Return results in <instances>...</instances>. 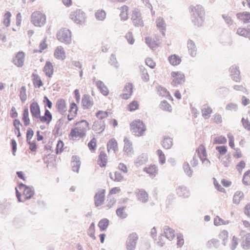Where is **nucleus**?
I'll return each mask as SVG.
<instances>
[{"label":"nucleus","instance_id":"7c9ffc66","mask_svg":"<svg viewBox=\"0 0 250 250\" xmlns=\"http://www.w3.org/2000/svg\"><path fill=\"white\" fill-rule=\"evenodd\" d=\"M188 52L191 57H195L196 54V47L194 42L191 40H188L187 42Z\"/></svg>","mask_w":250,"mask_h":250},{"label":"nucleus","instance_id":"338daca9","mask_svg":"<svg viewBox=\"0 0 250 250\" xmlns=\"http://www.w3.org/2000/svg\"><path fill=\"white\" fill-rule=\"evenodd\" d=\"M107 203L106 204V206L108 208H111L112 206H113L116 203L115 199L110 196L109 195H108V199L107 200Z\"/></svg>","mask_w":250,"mask_h":250},{"label":"nucleus","instance_id":"4468645a","mask_svg":"<svg viewBox=\"0 0 250 250\" xmlns=\"http://www.w3.org/2000/svg\"><path fill=\"white\" fill-rule=\"evenodd\" d=\"M105 190L102 189L99 191L94 196V202L96 207L102 205L104 200V193Z\"/></svg>","mask_w":250,"mask_h":250},{"label":"nucleus","instance_id":"3c124183","mask_svg":"<svg viewBox=\"0 0 250 250\" xmlns=\"http://www.w3.org/2000/svg\"><path fill=\"white\" fill-rule=\"evenodd\" d=\"M145 40L146 43L150 48L154 49L157 47L158 44L156 43V42L153 40L151 38L149 37H146Z\"/></svg>","mask_w":250,"mask_h":250},{"label":"nucleus","instance_id":"ddd939ff","mask_svg":"<svg viewBox=\"0 0 250 250\" xmlns=\"http://www.w3.org/2000/svg\"><path fill=\"white\" fill-rule=\"evenodd\" d=\"M231 79L236 82L241 81L240 72L239 67L236 65H232L229 68Z\"/></svg>","mask_w":250,"mask_h":250},{"label":"nucleus","instance_id":"f3484780","mask_svg":"<svg viewBox=\"0 0 250 250\" xmlns=\"http://www.w3.org/2000/svg\"><path fill=\"white\" fill-rule=\"evenodd\" d=\"M56 106L58 111L62 115H63L67 110L66 102L63 99H59L57 101Z\"/></svg>","mask_w":250,"mask_h":250},{"label":"nucleus","instance_id":"79ce46f5","mask_svg":"<svg viewBox=\"0 0 250 250\" xmlns=\"http://www.w3.org/2000/svg\"><path fill=\"white\" fill-rule=\"evenodd\" d=\"M22 120L25 126H27L30 124L29 118V111L28 108H25L23 110Z\"/></svg>","mask_w":250,"mask_h":250},{"label":"nucleus","instance_id":"6e6552de","mask_svg":"<svg viewBox=\"0 0 250 250\" xmlns=\"http://www.w3.org/2000/svg\"><path fill=\"white\" fill-rule=\"evenodd\" d=\"M139 239L136 233L133 232L130 234L125 242V249L126 250H135Z\"/></svg>","mask_w":250,"mask_h":250},{"label":"nucleus","instance_id":"aec40b11","mask_svg":"<svg viewBox=\"0 0 250 250\" xmlns=\"http://www.w3.org/2000/svg\"><path fill=\"white\" fill-rule=\"evenodd\" d=\"M72 169L74 172H79V170L81 166V162L79 157L77 156H73L71 163Z\"/></svg>","mask_w":250,"mask_h":250},{"label":"nucleus","instance_id":"72a5a7b5","mask_svg":"<svg viewBox=\"0 0 250 250\" xmlns=\"http://www.w3.org/2000/svg\"><path fill=\"white\" fill-rule=\"evenodd\" d=\"M107 147L108 152L113 150L114 153H116L118 150V146L117 142L114 138L110 139L108 142Z\"/></svg>","mask_w":250,"mask_h":250},{"label":"nucleus","instance_id":"774afa93","mask_svg":"<svg viewBox=\"0 0 250 250\" xmlns=\"http://www.w3.org/2000/svg\"><path fill=\"white\" fill-rule=\"evenodd\" d=\"M138 106L139 104L137 102L134 101L129 104L128 105V108L129 111H132L138 109Z\"/></svg>","mask_w":250,"mask_h":250},{"label":"nucleus","instance_id":"cd10ccee","mask_svg":"<svg viewBox=\"0 0 250 250\" xmlns=\"http://www.w3.org/2000/svg\"><path fill=\"white\" fill-rule=\"evenodd\" d=\"M157 27L161 31L163 36L165 35V31L166 29V24L163 18L159 17L156 20Z\"/></svg>","mask_w":250,"mask_h":250},{"label":"nucleus","instance_id":"6e6d98bb","mask_svg":"<svg viewBox=\"0 0 250 250\" xmlns=\"http://www.w3.org/2000/svg\"><path fill=\"white\" fill-rule=\"evenodd\" d=\"M242 181L245 185H250V170H248L244 173Z\"/></svg>","mask_w":250,"mask_h":250},{"label":"nucleus","instance_id":"412c9836","mask_svg":"<svg viewBox=\"0 0 250 250\" xmlns=\"http://www.w3.org/2000/svg\"><path fill=\"white\" fill-rule=\"evenodd\" d=\"M54 55V57L58 60H63L65 58V53L62 46H58L56 48Z\"/></svg>","mask_w":250,"mask_h":250},{"label":"nucleus","instance_id":"5fc2aeb1","mask_svg":"<svg viewBox=\"0 0 250 250\" xmlns=\"http://www.w3.org/2000/svg\"><path fill=\"white\" fill-rule=\"evenodd\" d=\"M20 97L22 103H24L27 99L26 88L24 86H22L20 89Z\"/></svg>","mask_w":250,"mask_h":250},{"label":"nucleus","instance_id":"0e129e2a","mask_svg":"<svg viewBox=\"0 0 250 250\" xmlns=\"http://www.w3.org/2000/svg\"><path fill=\"white\" fill-rule=\"evenodd\" d=\"M226 109L227 110L236 111L238 109V105L236 104L230 103L227 104Z\"/></svg>","mask_w":250,"mask_h":250},{"label":"nucleus","instance_id":"2f4dec72","mask_svg":"<svg viewBox=\"0 0 250 250\" xmlns=\"http://www.w3.org/2000/svg\"><path fill=\"white\" fill-rule=\"evenodd\" d=\"M96 85L98 88L100 90L101 92L104 96H106L109 93V91L107 87L105 86L104 83L101 81H98L96 82Z\"/></svg>","mask_w":250,"mask_h":250},{"label":"nucleus","instance_id":"c85d7f7f","mask_svg":"<svg viewBox=\"0 0 250 250\" xmlns=\"http://www.w3.org/2000/svg\"><path fill=\"white\" fill-rule=\"evenodd\" d=\"M43 71L48 77H51L53 74V66L51 62L47 61L43 68Z\"/></svg>","mask_w":250,"mask_h":250},{"label":"nucleus","instance_id":"c756f323","mask_svg":"<svg viewBox=\"0 0 250 250\" xmlns=\"http://www.w3.org/2000/svg\"><path fill=\"white\" fill-rule=\"evenodd\" d=\"M237 18L242 21L244 23H249L250 22V13L248 12H243L237 13Z\"/></svg>","mask_w":250,"mask_h":250},{"label":"nucleus","instance_id":"ea45409f","mask_svg":"<svg viewBox=\"0 0 250 250\" xmlns=\"http://www.w3.org/2000/svg\"><path fill=\"white\" fill-rule=\"evenodd\" d=\"M237 34L250 39V29L239 28L237 30Z\"/></svg>","mask_w":250,"mask_h":250},{"label":"nucleus","instance_id":"b1692460","mask_svg":"<svg viewBox=\"0 0 250 250\" xmlns=\"http://www.w3.org/2000/svg\"><path fill=\"white\" fill-rule=\"evenodd\" d=\"M176 192L179 196L184 198H188L190 195L189 191L187 187L183 186H179L176 189Z\"/></svg>","mask_w":250,"mask_h":250},{"label":"nucleus","instance_id":"423d86ee","mask_svg":"<svg viewBox=\"0 0 250 250\" xmlns=\"http://www.w3.org/2000/svg\"><path fill=\"white\" fill-rule=\"evenodd\" d=\"M31 22L35 26L41 27L46 22V16L39 12H35L31 15Z\"/></svg>","mask_w":250,"mask_h":250},{"label":"nucleus","instance_id":"6ab92c4d","mask_svg":"<svg viewBox=\"0 0 250 250\" xmlns=\"http://www.w3.org/2000/svg\"><path fill=\"white\" fill-rule=\"evenodd\" d=\"M124 150L128 156H131L133 153L132 143L126 138H124Z\"/></svg>","mask_w":250,"mask_h":250},{"label":"nucleus","instance_id":"1a4fd4ad","mask_svg":"<svg viewBox=\"0 0 250 250\" xmlns=\"http://www.w3.org/2000/svg\"><path fill=\"white\" fill-rule=\"evenodd\" d=\"M70 17L72 20L78 24H82L85 21V14L80 9H78L75 11L72 12Z\"/></svg>","mask_w":250,"mask_h":250},{"label":"nucleus","instance_id":"09e8293b","mask_svg":"<svg viewBox=\"0 0 250 250\" xmlns=\"http://www.w3.org/2000/svg\"><path fill=\"white\" fill-rule=\"evenodd\" d=\"M183 169L186 175L191 177L192 175L193 170L191 169L189 165L188 162H185L183 164Z\"/></svg>","mask_w":250,"mask_h":250},{"label":"nucleus","instance_id":"7ed1b4c3","mask_svg":"<svg viewBox=\"0 0 250 250\" xmlns=\"http://www.w3.org/2000/svg\"><path fill=\"white\" fill-rule=\"evenodd\" d=\"M76 125L77 126L71 130L69 135L70 138L74 139L77 137L82 138L85 135L87 130L89 129V124L85 120H82Z\"/></svg>","mask_w":250,"mask_h":250},{"label":"nucleus","instance_id":"a211bd4d","mask_svg":"<svg viewBox=\"0 0 250 250\" xmlns=\"http://www.w3.org/2000/svg\"><path fill=\"white\" fill-rule=\"evenodd\" d=\"M133 85L131 83H127L124 89V93L121 95L123 99L127 100L132 94Z\"/></svg>","mask_w":250,"mask_h":250},{"label":"nucleus","instance_id":"473e14b6","mask_svg":"<svg viewBox=\"0 0 250 250\" xmlns=\"http://www.w3.org/2000/svg\"><path fill=\"white\" fill-rule=\"evenodd\" d=\"M201 112L202 116L205 119H208L210 117V114L212 112V110L208 105L204 104L201 108Z\"/></svg>","mask_w":250,"mask_h":250},{"label":"nucleus","instance_id":"c9c22d12","mask_svg":"<svg viewBox=\"0 0 250 250\" xmlns=\"http://www.w3.org/2000/svg\"><path fill=\"white\" fill-rule=\"evenodd\" d=\"M229 232L226 230H222L218 235L219 238L222 241V244L225 246L228 242Z\"/></svg>","mask_w":250,"mask_h":250},{"label":"nucleus","instance_id":"39448f33","mask_svg":"<svg viewBox=\"0 0 250 250\" xmlns=\"http://www.w3.org/2000/svg\"><path fill=\"white\" fill-rule=\"evenodd\" d=\"M57 39L62 42L69 44L71 42V34L69 29L62 28L57 34Z\"/></svg>","mask_w":250,"mask_h":250},{"label":"nucleus","instance_id":"e433bc0d","mask_svg":"<svg viewBox=\"0 0 250 250\" xmlns=\"http://www.w3.org/2000/svg\"><path fill=\"white\" fill-rule=\"evenodd\" d=\"M168 61L169 63L172 65H177L181 62V58L176 55H172L168 57Z\"/></svg>","mask_w":250,"mask_h":250},{"label":"nucleus","instance_id":"c03bdc74","mask_svg":"<svg viewBox=\"0 0 250 250\" xmlns=\"http://www.w3.org/2000/svg\"><path fill=\"white\" fill-rule=\"evenodd\" d=\"M109 224V220L107 219H103L100 220L98 224V226L101 231L105 230Z\"/></svg>","mask_w":250,"mask_h":250},{"label":"nucleus","instance_id":"8fccbe9b","mask_svg":"<svg viewBox=\"0 0 250 250\" xmlns=\"http://www.w3.org/2000/svg\"><path fill=\"white\" fill-rule=\"evenodd\" d=\"M229 223V221H225L216 216L214 219V224L215 226H218L222 225H227Z\"/></svg>","mask_w":250,"mask_h":250},{"label":"nucleus","instance_id":"58836bf2","mask_svg":"<svg viewBox=\"0 0 250 250\" xmlns=\"http://www.w3.org/2000/svg\"><path fill=\"white\" fill-rule=\"evenodd\" d=\"M109 177L113 181L116 182H121L124 178V176L118 171H115L114 173L110 172Z\"/></svg>","mask_w":250,"mask_h":250},{"label":"nucleus","instance_id":"f03ea898","mask_svg":"<svg viewBox=\"0 0 250 250\" xmlns=\"http://www.w3.org/2000/svg\"><path fill=\"white\" fill-rule=\"evenodd\" d=\"M191 21L194 25L200 26L202 25L205 19V11L201 5L190 6Z\"/></svg>","mask_w":250,"mask_h":250},{"label":"nucleus","instance_id":"13d9d810","mask_svg":"<svg viewBox=\"0 0 250 250\" xmlns=\"http://www.w3.org/2000/svg\"><path fill=\"white\" fill-rule=\"evenodd\" d=\"M227 142V139L223 136L216 137L214 139L213 144H224Z\"/></svg>","mask_w":250,"mask_h":250},{"label":"nucleus","instance_id":"9d476101","mask_svg":"<svg viewBox=\"0 0 250 250\" xmlns=\"http://www.w3.org/2000/svg\"><path fill=\"white\" fill-rule=\"evenodd\" d=\"M19 188L21 190H23L24 200L31 198L34 195V189L33 187H28L21 183L19 186Z\"/></svg>","mask_w":250,"mask_h":250},{"label":"nucleus","instance_id":"69168bd1","mask_svg":"<svg viewBox=\"0 0 250 250\" xmlns=\"http://www.w3.org/2000/svg\"><path fill=\"white\" fill-rule=\"evenodd\" d=\"M208 245L210 247L218 248L220 245V243L218 240L213 238L208 241Z\"/></svg>","mask_w":250,"mask_h":250},{"label":"nucleus","instance_id":"0eeeda50","mask_svg":"<svg viewBox=\"0 0 250 250\" xmlns=\"http://www.w3.org/2000/svg\"><path fill=\"white\" fill-rule=\"evenodd\" d=\"M131 129L134 135L137 136H141L146 130L145 125L140 120H136L131 124Z\"/></svg>","mask_w":250,"mask_h":250},{"label":"nucleus","instance_id":"393cba45","mask_svg":"<svg viewBox=\"0 0 250 250\" xmlns=\"http://www.w3.org/2000/svg\"><path fill=\"white\" fill-rule=\"evenodd\" d=\"M147 161V156L145 153H142L139 155L135 160V165L139 167L145 164Z\"/></svg>","mask_w":250,"mask_h":250},{"label":"nucleus","instance_id":"5701e85b","mask_svg":"<svg viewBox=\"0 0 250 250\" xmlns=\"http://www.w3.org/2000/svg\"><path fill=\"white\" fill-rule=\"evenodd\" d=\"M24 58L23 52H18L13 60L14 64L18 67H21L23 64Z\"/></svg>","mask_w":250,"mask_h":250},{"label":"nucleus","instance_id":"052dcab7","mask_svg":"<svg viewBox=\"0 0 250 250\" xmlns=\"http://www.w3.org/2000/svg\"><path fill=\"white\" fill-rule=\"evenodd\" d=\"M96 116L98 118V120L103 121L104 119L107 117L108 113L106 111L100 110L96 113Z\"/></svg>","mask_w":250,"mask_h":250},{"label":"nucleus","instance_id":"49530a36","mask_svg":"<svg viewBox=\"0 0 250 250\" xmlns=\"http://www.w3.org/2000/svg\"><path fill=\"white\" fill-rule=\"evenodd\" d=\"M244 196V194L241 191H237L235 193L233 198V202L234 204H238Z\"/></svg>","mask_w":250,"mask_h":250},{"label":"nucleus","instance_id":"f8f14e48","mask_svg":"<svg viewBox=\"0 0 250 250\" xmlns=\"http://www.w3.org/2000/svg\"><path fill=\"white\" fill-rule=\"evenodd\" d=\"M131 20L135 26H144V22L141 18V14L138 9H135L133 11Z\"/></svg>","mask_w":250,"mask_h":250},{"label":"nucleus","instance_id":"4d7b16f0","mask_svg":"<svg viewBox=\"0 0 250 250\" xmlns=\"http://www.w3.org/2000/svg\"><path fill=\"white\" fill-rule=\"evenodd\" d=\"M125 207L120 208L116 210L117 215L122 219H125L127 217V214L124 211Z\"/></svg>","mask_w":250,"mask_h":250},{"label":"nucleus","instance_id":"37998d69","mask_svg":"<svg viewBox=\"0 0 250 250\" xmlns=\"http://www.w3.org/2000/svg\"><path fill=\"white\" fill-rule=\"evenodd\" d=\"M121 12L120 14L121 18L122 20L125 21L128 19L127 11L128 7L127 6L124 5L121 7Z\"/></svg>","mask_w":250,"mask_h":250},{"label":"nucleus","instance_id":"bf43d9fd","mask_svg":"<svg viewBox=\"0 0 250 250\" xmlns=\"http://www.w3.org/2000/svg\"><path fill=\"white\" fill-rule=\"evenodd\" d=\"M106 16V13L104 10H99L95 13V17L97 19L103 21L104 20Z\"/></svg>","mask_w":250,"mask_h":250},{"label":"nucleus","instance_id":"2eb2a0df","mask_svg":"<svg viewBox=\"0 0 250 250\" xmlns=\"http://www.w3.org/2000/svg\"><path fill=\"white\" fill-rule=\"evenodd\" d=\"M135 193L137 196L138 200L143 203H145L148 201V195L146 192L143 189H138Z\"/></svg>","mask_w":250,"mask_h":250},{"label":"nucleus","instance_id":"864d4df0","mask_svg":"<svg viewBox=\"0 0 250 250\" xmlns=\"http://www.w3.org/2000/svg\"><path fill=\"white\" fill-rule=\"evenodd\" d=\"M172 146V140L169 137L165 138L163 142V146L166 149L170 148Z\"/></svg>","mask_w":250,"mask_h":250},{"label":"nucleus","instance_id":"a19ab883","mask_svg":"<svg viewBox=\"0 0 250 250\" xmlns=\"http://www.w3.org/2000/svg\"><path fill=\"white\" fill-rule=\"evenodd\" d=\"M157 89L160 96L166 97H169L170 98H172V97L170 96L169 93V92L167 90V89L166 88L163 87L161 86H158L157 87Z\"/></svg>","mask_w":250,"mask_h":250},{"label":"nucleus","instance_id":"603ef678","mask_svg":"<svg viewBox=\"0 0 250 250\" xmlns=\"http://www.w3.org/2000/svg\"><path fill=\"white\" fill-rule=\"evenodd\" d=\"M160 107L162 110L169 112H170L172 110L171 105L166 100L161 102Z\"/></svg>","mask_w":250,"mask_h":250},{"label":"nucleus","instance_id":"f704fd0d","mask_svg":"<svg viewBox=\"0 0 250 250\" xmlns=\"http://www.w3.org/2000/svg\"><path fill=\"white\" fill-rule=\"evenodd\" d=\"M164 230L166 237L169 240H172L175 236L174 230L168 226H165Z\"/></svg>","mask_w":250,"mask_h":250},{"label":"nucleus","instance_id":"680f3d73","mask_svg":"<svg viewBox=\"0 0 250 250\" xmlns=\"http://www.w3.org/2000/svg\"><path fill=\"white\" fill-rule=\"evenodd\" d=\"M11 17V14L10 12H7L4 16L3 23L7 27L10 25Z\"/></svg>","mask_w":250,"mask_h":250},{"label":"nucleus","instance_id":"f257e3e1","mask_svg":"<svg viewBox=\"0 0 250 250\" xmlns=\"http://www.w3.org/2000/svg\"><path fill=\"white\" fill-rule=\"evenodd\" d=\"M30 110L33 118L38 119H40L42 123H46L49 124L52 120V116L50 112L47 109L45 110L44 116H41L40 107L36 102L32 103L30 105Z\"/></svg>","mask_w":250,"mask_h":250},{"label":"nucleus","instance_id":"bb28decb","mask_svg":"<svg viewBox=\"0 0 250 250\" xmlns=\"http://www.w3.org/2000/svg\"><path fill=\"white\" fill-rule=\"evenodd\" d=\"M107 157L106 154L105 152L101 151L100 152L97 163L101 167H104L106 166L107 161Z\"/></svg>","mask_w":250,"mask_h":250},{"label":"nucleus","instance_id":"4c0bfd02","mask_svg":"<svg viewBox=\"0 0 250 250\" xmlns=\"http://www.w3.org/2000/svg\"><path fill=\"white\" fill-rule=\"evenodd\" d=\"M144 171L149 174L151 176H155L157 174V167L155 165H151L148 167H145Z\"/></svg>","mask_w":250,"mask_h":250},{"label":"nucleus","instance_id":"a878e982","mask_svg":"<svg viewBox=\"0 0 250 250\" xmlns=\"http://www.w3.org/2000/svg\"><path fill=\"white\" fill-rule=\"evenodd\" d=\"M83 105L85 108H89L91 107L93 104V101L91 97L88 95H84L82 100Z\"/></svg>","mask_w":250,"mask_h":250},{"label":"nucleus","instance_id":"9b49d317","mask_svg":"<svg viewBox=\"0 0 250 250\" xmlns=\"http://www.w3.org/2000/svg\"><path fill=\"white\" fill-rule=\"evenodd\" d=\"M171 75L173 78V80L171 82V84L173 86H176L185 82V75L183 73L181 72H172Z\"/></svg>","mask_w":250,"mask_h":250},{"label":"nucleus","instance_id":"e2e57ef3","mask_svg":"<svg viewBox=\"0 0 250 250\" xmlns=\"http://www.w3.org/2000/svg\"><path fill=\"white\" fill-rule=\"evenodd\" d=\"M109 63L114 66L116 68H118V61L117 60L116 56L114 54H112L110 56Z\"/></svg>","mask_w":250,"mask_h":250},{"label":"nucleus","instance_id":"dca6fc26","mask_svg":"<svg viewBox=\"0 0 250 250\" xmlns=\"http://www.w3.org/2000/svg\"><path fill=\"white\" fill-rule=\"evenodd\" d=\"M105 129V123L104 121L97 120L94 122L92 129L98 133L102 132Z\"/></svg>","mask_w":250,"mask_h":250},{"label":"nucleus","instance_id":"20e7f679","mask_svg":"<svg viewBox=\"0 0 250 250\" xmlns=\"http://www.w3.org/2000/svg\"><path fill=\"white\" fill-rule=\"evenodd\" d=\"M206 149L203 146L201 145L196 149L192 160L190 161L191 165L193 167L197 166L200 159L203 164L208 165L209 161L206 158Z\"/></svg>","mask_w":250,"mask_h":250},{"label":"nucleus","instance_id":"de8ad7c7","mask_svg":"<svg viewBox=\"0 0 250 250\" xmlns=\"http://www.w3.org/2000/svg\"><path fill=\"white\" fill-rule=\"evenodd\" d=\"M32 77L33 78V83L35 86H38L39 88L42 85V82L38 75L33 73Z\"/></svg>","mask_w":250,"mask_h":250},{"label":"nucleus","instance_id":"a18cd8bd","mask_svg":"<svg viewBox=\"0 0 250 250\" xmlns=\"http://www.w3.org/2000/svg\"><path fill=\"white\" fill-rule=\"evenodd\" d=\"M139 68L143 80L145 82L148 81L149 77L146 69L143 66H140Z\"/></svg>","mask_w":250,"mask_h":250},{"label":"nucleus","instance_id":"4be33fe9","mask_svg":"<svg viewBox=\"0 0 250 250\" xmlns=\"http://www.w3.org/2000/svg\"><path fill=\"white\" fill-rule=\"evenodd\" d=\"M241 235L242 236V246L245 249H250V233H247L244 234V232H241Z\"/></svg>","mask_w":250,"mask_h":250}]
</instances>
